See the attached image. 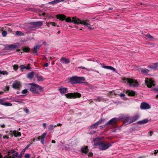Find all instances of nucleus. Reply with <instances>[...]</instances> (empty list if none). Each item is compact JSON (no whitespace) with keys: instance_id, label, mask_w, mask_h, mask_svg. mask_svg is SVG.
Returning a JSON list of instances; mask_svg holds the SVG:
<instances>
[{"instance_id":"nucleus-21","label":"nucleus","mask_w":158,"mask_h":158,"mask_svg":"<svg viewBox=\"0 0 158 158\" xmlns=\"http://www.w3.org/2000/svg\"><path fill=\"white\" fill-rule=\"evenodd\" d=\"M34 73L33 72L29 73L27 74V77L30 79H32L34 76Z\"/></svg>"},{"instance_id":"nucleus-60","label":"nucleus","mask_w":158,"mask_h":158,"mask_svg":"<svg viewBox=\"0 0 158 158\" xmlns=\"http://www.w3.org/2000/svg\"><path fill=\"white\" fill-rule=\"evenodd\" d=\"M43 126L45 128L46 127V123H43Z\"/></svg>"},{"instance_id":"nucleus-6","label":"nucleus","mask_w":158,"mask_h":158,"mask_svg":"<svg viewBox=\"0 0 158 158\" xmlns=\"http://www.w3.org/2000/svg\"><path fill=\"white\" fill-rule=\"evenodd\" d=\"M65 96L66 98H79L81 97V94L79 93H69L65 94Z\"/></svg>"},{"instance_id":"nucleus-13","label":"nucleus","mask_w":158,"mask_h":158,"mask_svg":"<svg viewBox=\"0 0 158 158\" xmlns=\"http://www.w3.org/2000/svg\"><path fill=\"white\" fill-rule=\"evenodd\" d=\"M20 86V83L19 81H15L12 84V87L15 89H19Z\"/></svg>"},{"instance_id":"nucleus-46","label":"nucleus","mask_w":158,"mask_h":158,"mask_svg":"<svg viewBox=\"0 0 158 158\" xmlns=\"http://www.w3.org/2000/svg\"><path fill=\"white\" fill-rule=\"evenodd\" d=\"M102 67L103 68H105V69H109V68H110V66L103 65L102 66Z\"/></svg>"},{"instance_id":"nucleus-54","label":"nucleus","mask_w":158,"mask_h":158,"mask_svg":"<svg viewBox=\"0 0 158 158\" xmlns=\"http://www.w3.org/2000/svg\"><path fill=\"white\" fill-rule=\"evenodd\" d=\"M93 153L92 152H90L88 156L89 157H91L93 156Z\"/></svg>"},{"instance_id":"nucleus-50","label":"nucleus","mask_w":158,"mask_h":158,"mask_svg":"<svg viewBox=\"0 0 158 158\" xmlns=\"http://www.w3.org/2000/svg\"><path fill=\"white\" fill-rule=\"evenodd\" d=\"M30 144L28 145L25 148H24L22 152H24L30 146Z\"/></svg>"},{"instance_id":"nucleus-2","label":"nucleus","mask_w":158,"mask_h":158,"mask_svg":"<svg viewBox=\"0 0 158 158\" xmlns=\"http://www.w3.org/2000/svg\"><path fill=\"white\" fill-rule=\"evenodd\" d=\"M30 85V91L34 94L39 93L40 91L43 90V88L35 83H31L29 84Z\"/></svg>"},{"instance_id":"nucleus-48","label":"nucleus","mask_w":158,"mask_h":158,"mask_svg":"<svg viewBox=\"0 0 158 158\" xmlns=\"http://www.w3.org/2000/svg\"><path fill=\"white\" fill-rule=\"evenodd\" d=\"M14 101L15 102H19V103H22L23 104H24V103L22 101L15 100H14Z\"/></svg>"},{"instance_id":"nucleus-16","label":"nucleus","mask_w":158,"mask_h":158,"mask_svg":"<svg viewBox=\"0 0 158 158\" xmlns=\"http://www.w3.org/2000/svg\"><path fill=\"white\" fill-rule=\"evenodd\" d=\"M158 66V62L155 63L154 64L148 65V68H150L152 69H153L155 70L157 67Z\"/></svg>"},{"instance_id":"nucleus-35","label":"nucleus","mask_w":158,"mask_h":158,"mask_svg":"<svg viewBox=\"0 0 158 158\" xmlns=\"http://www.w3.org/2000/svg\"><path fill=\"white\" fill-rule=\"evenodd\" d=\"M37 80L39 81H42L43 80V78L42 76L37 75Z\"/></svg>"},{"instance_id":"nucleus-51","label":"nucleus","mask_w":158,"mask_h":158,"mask_svg":"<svg viewBox=\"0 0 158 158\" xmlns=\"http://www.w3.org/2000/svg\"><path fill=\"white\" fill-rule=\"evenodd\" d=\"M109 69H110L114 71L116 70V69L114 68L111 66H110V67L109 68Z\"/></svg>"},{"instance_id":"nucleus-30","label":"nucleus","mask_w":158,"mask_h":158,"mask_svg":"<svg viewBox=\"0 0 158 158\" xmlns=\"http://www.w3.org/2000/svg\"><path fill=\"white\" fill-rule=\"evenodd\" d=\"M34 22L30 23L28 24V27L29 28H35L34 26Z\"/></svg>"},{"instance_id":"nucleus-37","label":"nucleus","mask_w":158,"mask_h":158,"mask_svg":"<svg viewBox=\"0 0 158 158\" xmlns=\"http://www.w3.org/2000/svg\"><path fill=\"white\" fill-rule=\"evenodd\" d=\"M56 127V125L54 126L52 124H51L50 125V126H49L48 129L49 130H51L53 129V128L54 127Z\"/></svg>"},{"instance_id":"nucleus-27","label":"nucleus","mask_w":158,"mask_h":158,"mask_svg":"<svg viewBox=\"0 0 158 158\" xmlns=\"http://www.w3.org/2000/svg\"><path fill=\"white\" fill-rule=\"evenodd\" d=\"M141 70L143 74H147L149 71V70L146 69L142 68L141 69Z\"/></svg>"},{"instance_id":"nucleus-12","label":"nucleus","mask_w":158,"mask_h":158,"mask_svg":"<svg viewBox=\"0 0 158 158\" xmlns=\"http://www.w3.org/2000/svg\"><path fill=\"white\" fill-rule=\"evenodd\" d=\"M6 99L2 98L0 99V104L6 106H12V104L11 103L8 102H5L4 101Z\"/></svg>"},{"instance_id":"nucleus-56","label":"nucleus","mask_w":158,"mask_h":158,"mask_svg":"<svg viewBox=\"0 0 158 158\" xmlns=\"http://www.w3.org/2000/svg\"><path fill=\"white\" fill-rule=\"evenodd\" d=\"M48 63H45V64H44V67H48Z\"/></svg>"},{"instance_id":"nucleus-24","label":"nucleus","mask_w":158,"mask_h":158,"mask_svg":"<svg viewBox=\"0 0 158 158\" xmlns=\"http://www.w3.org/2000/svg\"><path fill=\"white\" fill-rule=\"evenodd\" d=\"M19 153L16 152L12 155V156H5L4 158H15L18 156Z\"/></svg>"},{"instance_id":"nucleus-42","label":"nucleus","mask_w":158,"mask_h":158,"mask_svg":"<svg viewBox=\"0 0 158 158\" xmlns=\"http://www.w3.org/2000/svg\"><path fill=\"white\" fill-rule=\"evenodd\" d=\"M145 36L149 39H152L153 38V37L151 35L149 34H148L145 35Z\"/></svg>"},{"instance_id":"nucleus-17","label":"nucleus","mask_w":158,"mask_h":158,"mask_svg":"<svg viewBox=\"0 0 158 158\" xmlns=\"http://www.w3.org/2000/svg\"><path fill=\"white\" fill-rule=\"evenodd\" d=\"M17 47V46L15 44H10L7 45V49L8 50H12Z\"/></svg>"},{"instance_id":"nucleus-64","label":"nucleus","mask_w":158,"mask_h":158,"mask_svg":"<svg viewBox=\"0 0 158 158\" xmlns=\"http://www.w3.org/2000/svg\"><path fill=\"white\" fill-rule=\"evenodd\" d=\"M64 149L65 150H67L68 149V148L66 147V146H65L64 147Z\"/></svg>"},{"instance_id":"nucleus-19","label":"nucleus","mask_w":158,"mask_h":158,"mask_svg":"<svg viewBox=\"0 0 158 158\" xmlns=\"http://www.w3.org/2000/svg\"><path fill=\"white\" fill-rule=\"evenodd\" d=\"M40 46L39 45H37L34 46L33 50V53H37L38 50Z\"/></svg>"},{"instance_id":"nucleus-33","label":"nucleus","mask_w":158,"mask_h":158,"mask_svg":"<svg viewBox=\"0 0 158 158\" xmlns=\"http://www.w3.org/2000/svg\"><path fill=\"white\" fill-rule=\"evenodd\" d=\"M46 25L48 27H50V25H51L53 26H55V23L54 22L46 23Z\"/></svg>"},{"instance_id":"nucleus-32","label":"nucleus","mask_w":158,"mask_h":158,"mask_svg":"<svg viewBox=\"0 0 158 158\" xmlns=\"http://www.w3.org/2000/svg\"><path fill=\"white\" fill-rule=\"evenodd\" d=\"M8 73L6 71H1L0 70V77L2 74L3 75H8Z\"/></svg>"},{"instance_id":"nucleus-10","label":"nucleus","mask_w":158,"mask_h":158,"mask_svg":"<svg viewBox=\"0 0 158 158\" xmlns=\"http://www.w3.org/2000/svg\"><path fill=\"white\" fill-rule=\"evenodd\" d=\"M140 107L142 110L148 109L151 108V106L148 103L142 102L141 104Z\"/></svg>"},{"instance_id":"nucleus-59","label":"nucleus","mask_w":158,"mask_h":158,"mask_svg":"<svg viewBox=\"0 0 158 158\" xmlns=\"http://www.w3.org/2000/svg\"><path fill=\"white\" fill-rule=\"evenodd\" d=\"M90 71H94V72H96V73H99V72L96 70H94V69H91V70H90Z\"/></svg>"},{"instance_id":"nucleus-1","label":"nucleus","mask_w":158,"mask_h":158,"mask_svg":"<svg viewBox=\"0 0 158 158\" xmlns=\"http://www.w3.org/2000/svg\"><path fill=\"white\" fill-rule=\"evenodd\" d=\"M57 19H60L61 20H65L66 22L69 23H73L75 24H79V23H81L80 19L73 17L72 19L70 17H68L66 19V16L63 14H59L56 15V16Z\"/></svg>"},{"instance_id":"nucleus-34","label":"nucleus","mask_w":158,"mask_h":158,"mask_svg":"<svg viewBox=\"0 0 158 158\" xmlns=\"http://www.w3.org/2000/svg\"><path fill=\"white\" fill-rule=\"evenodd\" d=\"M23 49L24 52H28L29 51L30 48L28 47H26L23 48Z\"/></svg>"},{"instance_id":"nucleus-31","label":"nucleus","mask_w":158,"mask_h":158,"mask_svg":"<svg viewBox=\"0 0 158 158\" xmlns=\"http://www.w3.org/2000/svg\"><path fill=\"white\" fill-rule=\"evenodd\" d=\"M94 100L96 102H100L103 100V98L102 97L98 96L96 98L94 99Z\"/></svg>"},{"instance_id":"nucleus-4","label":"nucleus","mask_w":158,"mask_h":158,"mask_svg":"<svg viewBox=\"0 0 158 158\" xmlns=\"http://www.w3.org/2000/svg\"><path fill=\"white\" fill-rule=\"evenodd\" d=\"M70 82L72 84L77 83H83L85 81V79L83 77H77L74 76L71 77L69 79Z\"/></svg>"},{"instance_id":"nucleus-8","label":"nucleus","mask_w":158,"mask_h":158,"mask_svg":"<svg viewBox=\"0 0 158 158\" xmlns=\"http://www.w3.org/2000/svg\"><path fill=\"white\" fill-rule=\"evenodd\" d=\"M117 121L118 120L115 117L113 118L106 123L104 125V126L105 127L107 126H110V125H114L116 123Z\"/></svg>"},{"instance_id":"nucleus-39","label":"nucleus","mask_w":158,"mask_h":158,"mask_svg":"<svg viewBox=\"0 0 158 158\" xmlns=\"http://www.w3.org/2000/svg\"><path fill=\"white\" fill-rule=\"evenodd\" d=\"M2 34L3 37H5L7 34V32L6 31H3L2 32Z\"/></svg>"},{"instance_id":"nucleus-18","label":"nucleus","mask_w":158,"mask_h":158,"mask_svg":"<svg viewBox=\"0 0 158 158\" xmlns=\"http://www.w3.org/2000/svg\"><path fill=\"white\" fill-rule=\"evenodd\" d=\"M43 24V21H39L34 22V26L35 27H38L39 26H41Z\"/></svg>"},{"instance_id":"nucleus-22","label":"nucleus","mask_w":158,"mask_h":158,"mask_svg":"<svg viewBox=\"0 0 158 158\" xmlns=\"http://www.w3.org/2000/svg\"><path fill=\"white\" fill-rule=\"evenodd\" d=\"M149 120L148 119H145L141 121H138L137 123L138 124H143L147 123L148 122Z\"/></svg>"},{"instance_id":"nucleus-11","label":"nucleus","mask_w":158,"mask_h":158,"mask_svg":"<svg viewBox=\"0 0 158 158\" xmlns=\"http://www.w3.org/2000/svg\"><path fill=\"white\" fill-rule=\"evenodd\" d=\"M133 122L132 118L131 117H127L124 120L123 122V124H125V125L129 124Z\"/></svg>"},{"instance_id":"nucleus-49","label":"nucleus","mask_w":158,"mask_h":158,"mask_svg":"<svg viewBox=\"0 0 158 158\" xmlns=\"http://www.w3.org/2000/svg\"><path fill=\"white\" fill-rule=\"evenodd\" d=\"M15 151L14 149H12L9 152H8L9 155L10 154V153H11V154H13L14 153H15Z\"/></svg>"},{"instance_id":"nucleus-5","label":"nucleus","mask_w":158,"mask_h":158,"mask_svg":"<svg viewBox=\"0 0 158 158\" xmlns=\"http://www.w3.org/2000/svg\"><path fill=\"white\" fill-rule=\"evenodd\" d=\"M123 80L125 83H129V85L131 87H136L138 86V83L134 79L125 78H123Z\"/></svg>"},{"instance_id":"nucleus-15","label":"nucleus","mask_w":158,"mask_h":158,"mask_svg":"<svg viewBox=\"0 0 158 158\" xmlns=\"http://www.w3.org/2000/svg\"><path fill=\"white\" fill-rule=\"evenodd\" d=\"M80 22L81 23H79V24H83L84 25H85L89 29H92V28L89 26L88 25H89V23H88V22H86L84 20H81L80 19Z\"/></svg>"},{"instance_id":"nucleus-58","label":"nucleus","mask_w":158,"mask_h":158,"mask_svg":"<svg viewBox=\"0 0 158 158\" xmlns=\"http://www.w3.org/2000/svg\"><path fill=\"white\" fill-rule=\"evenodd\" d=\"M125 96L124 94H121L120 95V96L121 97H123Z\"/></svg>"},{"instance_id":"nucleus-7","label":"nucleus","mask_w":158,"mask_h":158,"mask_svg":"<svg viewBox=\"0 0 158 158\" xmlns=\"http://www.w3.org/2000/svg\"><path fill=\"white\" fill-rule=\"evenodd\" d=\"M145 85L148 87L150 88L152 86L155 85V81L152 79L146 78H145Z\"/></svg>"},{"instance_id":"nucleus-38","label":"nucleus","mask_w":158,"mask_h":158,"mask_svg":"<svg viewBox=\"0 0 158 158\" xmlns=\"http://www.w3.org/2000/svg\"><path fill=\"white\" fill-rule=\"evenodd\" d=\"M23 34L22 32L19 31H17L16 32V35H21Z\"/></svg>"},{"instance_id":"nucleus-47","label":"nucleus","mask_w":158,"mask_h":158,"mask_svg":"<svg viewBox=\"0 0 158 158\" xmlns=\"http://www.w3.org/2000/svg\"><path fill=\"white\" fill-rule=\"evenodd\" d=\"M56 3L61 2H63L64 1V0H55Z\"/></svg>"},{"instance_id":"nucleus-61","label":"nucleus","mask_w":158,"mask_h":158,"mask_svg":"<svg viewBox=\"0 0 158 158\" xmlns=\"http://www.w3.org/2000/svg\"><path fill=\"white\" fill-rule=\"evenodd\" d=\"M155 152L154 153V154H155L156 155L157 153L158 152V150H155Z\"/></svg>"},{"instance_id":"nucleus-43","label":"nucleus","mask_w":158,"mask_h":158,"mask_svg":"<svg viewBox=\"0 0 158 158\" xmlns=\"http://www.w3.org/2000/svg\"><path fill=\"white\" fill-rule=\"evenodd\" d=\"M19 68L20 69L23 70L25 69L26 68V66L24 65H22L19 66Z\"/></svg>"},{"instance_id":"nucleus-29","label":"nucleus","mask_w":158,"mask_h":158,"mask_svg":"<svg viewBox=\"0 0 158 158\" xmlns=\"http://www.w3.org/2000/svg\"><path fill=\"white\" fill-rule=\"evenodd\" d=\"M133 122L137 120L139 118V115H136L133 117H131Z\"/></svg>"},{"instance_id":"nucleus-41","label":"nucleus","mask_w":158,"mask_h":158,"mask_svg":"<svg viewBox=\"0 0 158 158\" xmlns=\"http://www.w3.org/2000/svg\"><path fill=\"white\" fill-rule=\"evenodd\" d=\"M18 65L16 64H15L13 66V69L15 70L16 71L18 69Z\"/></svg>"},{"instance_id":"nucleus-57","label":"nucleus","mask_w":158,"mask_h":158,"mask_svg":"<svg viewBox=\"0 0 158 158\" xmlns=\"http://www.w3.org/2000/svg\"><path fill=\"white\" fill-rule=\"evenodd\" d=\"M31 69V67H26L25 69H27V70H30Z\"/></svg>"},{"instance_id":"nucleus-14","label":"nucleus","mask_w":158,"mask_h":158,"mask_svg":"<svg viewBox=\"0 0 158 158\" xmlns=\"http://www.w3.org/2000/svg\"><path fill=\"white\" fill-rule=\"evenodd\" d=\"M60 61L62 64H68L70 62V60L69 59H67L63 57L61 58Z\"/></svg>"},{"instance_id":"nucleus-62","label":"nucleus","mask_w":158,"mask_h":158,"mask_svg":"<svg viewBox=\"0 0 158 158\" xmlns=\"http://www.w3.org/2000/svg\"><path fill=\"white\" fill-rule=\"evenodd\" d=\"M22 153H20L19 156L18 155V157L19 158H21L22 157Z\"/></svg>"},{"instance_id":"nucleus-45","label":"nucleus","mask_w":158,"mask_h":158,"mask_svg":"<svg viewBox=\"0 0 158 158\" xmlns=\"http://www.w3.org/2000/svg\"><path fill=\"white\" fill-rule=\"evenodd\" d=\"M27 92V89H24L22 91V93L23 94H26Z\"/></svg>"},{"instance_id":"nucleus-63","label":"nucleus","mask_w":158,"mask_h":158,"mask_svg":"<svg viewBox=\"0 0 158 158\" xmlns=\"http://www.w3.org/2000/svg\"><path fill=\"white\" fill-rule=\"evenodd\" d=\"M1 127L2 128H4L5 127V125L4 124H2L1 125Z\"/></svg>"},{"instance_id":"nucleus-20","label":"nucleus","mask_w":158,"mask_h":158,"mask_svg":"<svg viewBox=\"0 0 158 158\" xmlns=\"http://www.w3.org/2000/svg\"><path fill=\"white\" fill-rule=\"evenodd\" d=\"M126 94L130 96H134L135 94V93L132 90H127Z\"/></svg>"},{"instance_id":"nucleus-40","label":"nucleus","mask_w":158,"mask_h":158,"mask_svg":"<svg viewBox=\"0 0 158 158\" xmlns=\"http://www.w3.org/2000/svg\"><path fill=\"white\" fill-rule=\"evenodd\" d=\"M48 4H52V5H55L56 3V2L55 1V0H54L52 2H49L48 3Z\"/></svg>"},{"instance_id":"nucleus-25","label":"nucleus","mask_w":158,"mask_h":158,"mask_svg":"<svg viewBox=\"0 0 158 158\" xmlns=\"http://www.w3.org/2000/svg\"><path fill=\"white\" fill-rule=\"evenodd\" d=\"M47 135L46 133H44L42 135V138L41 140V143L42 144L44 143V139Z\"/></svg>"},{"instance_id":"nucleus-9","label":"nucleus","mask_w":158,"mask_h":158,"mask_svg":"<svg viewBox=\"0 0 158 158\" xmlns=\"http://www.w3.org/2000/svg\"><path fill=\"white\" fill-rule=\"evenodd\" d=\"M105 120V119H102L98 121L91 125L90 126V128L91 129L97 128L98 125L102 124V122L104 121Z\"/></svg>"},{"instance_id":"nucleus-55","label":"nucleus","mask_w":158,"mask_h":158,"mask_svg":"<svg viewBox=\"0 0 158 158\" xmlns=\"http://www.w3.org/2000/svg\"><path fill=\"white\" fill-rule=\"evenodd\" d=\"M153 133V132L152 131H150L148 132V135H149L150 136H151L152 135Z\"/></svg>"},{"instance_id":"nucleus-26","label":"nucleus","mask_w":158,"mask_h":158,"mask_svg":"<svg viewBox=\"0 0 158 158\" xmlns=\"http://www.w3.org/2000/svg\"><path fill=\"white\" fill-rule=\"evenodd\" d=\"M81 151L83 153H87L88 151V149L87 147L85 146L81 148Z\"/></svg>"},{"instance_id":"nucleus-3","label":"nucleus","mask_w":158,"mask_h":158,"mask_svg":"<svg viewBox=\"0 0 158 158\" xmlns=\"http://www.w3.org/2000/svg\"><path fill=\"white\" fill-rule=\"evenodd\" d=\"M112 144L110 143H105L103 142H97L94 143V146L95 147L98 146V148L100 150H105L111 146Z\"/></svg>"},{"instance_id":"nucleus-52","label":"nucleus","mask_w":158,"mask_h":158,"mask_svg":"<svg viewBox=\"0 0 158 158\" xmlns=\"http://www.w3.org/2000/svg\"><path fill=\"white\" fill-rule=\"evenodd\" d=\"M25 158H30V155L29 154H25Z\"/></svg>"},{"instance_id":"nucleus-28","label":"nucleus","mask_w":158,"mask_h":158,"mask_svg":"<svg viewBox=\"0 0 158 158\" xmlns=\"http://www.w3.org/2000/svg\"><path fill=\"white\" fill-rule=\"evenodd\" d=\"M14 135L16 136H20L21 135V133L19 131H13Z\"/></svg>"},{"instance_id":"nucleus-44","label":"nucleus","mask_w":158,"mask_h":158,"mask_svg":"<svg viewBox=\"0 0 158 158\" xmlns=\"http://www.w3.org/2000/svg\"><path fill=\"white\" fill-rule=\"evenodd\" d=\"M78 68H81V69H86L88 71H90V70H91V69L86 68L85 67H83V66L80 67Z\"/></svg>"},{"instance_id":"nucleus-36","label":"nucleus","mask_w":158,"mask_h":158,"mask_svg":"<svg viewBox=\"0 0 158 158\" xmlns=\"http://www.w3.org/2000/svg\"><path fill=\"white\" fill-rule=\"evenodd\" d=\"M101 138L100 137H97L94 139V143L97 142H99V141L101 139Z\"/></svg>"},{"instance_id":"nucleus-53","label":"nucleus","mask_w":158,"mask_h":158,"mask_svg":"<svg viewBox=\"0 0 158 158\" xmlns=\"http://www.w3.org/2000/svg\"><path fill=\"white\" fill-rule=\"evenodd\" d=\"M24 111H25V112L27 113H29V110H28V109H27V108H26V109L25 110H24Z\"/></svg>"},{"instance_id":"nucleus-23","label":"nucleus","mask_w":158,"mask_h":158,"mask_svg":"<svg viewBox=\"0 0 158 158\" xmlns=\"http://www.w3.org/2000/svg\"><path fill=\"white\" fill-rule=\"evenodd\" d=\"M67 89L66 88L61 87L59 89V91L61 94H64L66 92Z\"/></svg>"}]
</instances>
